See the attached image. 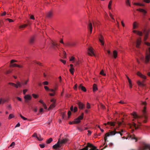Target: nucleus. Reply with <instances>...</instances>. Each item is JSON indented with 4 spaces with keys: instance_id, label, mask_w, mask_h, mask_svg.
I'll return each instance as SVG.
<instances>
[{
    "instance_id": "nucleus-1",
    "label": "nucleus",
    "mask_w": 150,
    "mask_h": 150,
    "mask_svg": "<svg viewBox=\"0 0 150 150\" xmlns=\"http://www.w3.org/2000/svg\"><path fill=\"white\" fill-rule=\"evenodd\" d=\"M142 115H138L136 113L134 112L132 115L133 117L135 119L137 120L138 122L140 124V122L142 121L144 123L146 122V119L147 118V117L146 114V108L144 107L143 110L142 111Z\"/></svg>"
},
{
    "instance_id": "nucleus-2",
    "label": "nucleus",
    "mask_w": 150,
    "mask_h": 150,
    "mask_svg": "<svg viewBox=\"0 0 150 150\" xmlns=\"http://www.w3.org/2000/svg\"><path fill=\"white\" fill-rule=\"evenodd\" d=\"M80 150H99V149L92 144L88 143L86 147Z\"/></svg>"
},
{
    "instance_id": "nucleus-3",
    "label": "nucleus",
    "mask_w": 150,
    "mask_h": 150,
    "mask_svg": "<svg viewBox=\"0 0 150 150\" xmlns=\"http://www.w3.org/2000/svg\"><path fill=\"white\" fill-rule=\"evenodd\" d=\"M149 32V30L145 29L143 30V33L144 35V40L145 42V44L148 46H150V43L145 42L148 37Z\"/></svg>"
},
{
    "instance_id": "nucleus-4",
    "label": "nucleus",
    "mask_w": 150,
    "mask_h": 150,
    "mask_svg": "<svg viewBox=\"0 0 150 150\" xmlns=\"http://www.w3.org/2000/svg\"><path fill=\"white\" fill-rule=\"evenodd\" d=\"M115 129V130L113 131H111L110 132H108L105 135V137H104V140L105 142L106 141H107V137H108L110 136V135H113L115 134L116 133H118V134H120V135L122 136V134L120 132H117L116 131Z\"/></svg>"
},
{
    "instance_id": "nucleus-5",
    "label": "nucleus",
    "mask_w": 150,
    "mask_h": 150,
    "mask_svg": "<svg viewBox=\"0 0 150 150\" xmlns=\"http://www.w3.org/2000/svg\"><path fill=\"white\" fill-rule=\"evenodd\" d=\"M83 113H82L81 115L79 116L77 118L75 119L72 122H70L69 123L70 124H77L80 122V120L83 119Z\"/></svg>"
},
{
    "instance_id": "nucleus-6",
    "label": "nucleus",
    "mask_w": 150,
    "mask_h": 150,
    "mask_svg": "<svg viewBox=\"0 0 150 150\" xmlns=\"http://www.w3.org/2000/svg\"><path fill=\"white\" fill-rule=\"evenodd\" d=\"M88 54L90 56H95V54L94 52L93 49L91 47H90L88 49Z\"/></svg>"
},
{
    "instance_id": "nucleus-7",
    "label": "nucleus",
    "mask_w": 150,
    "mask_h": 150,
    "mask_svg": "<svg viewBox=\"0 0 150 150\" xmlns=\"http://www.w3.org/2000/svg\"><path fill=\"white\" fill-rule=\"evenodd\" d=\"M60 144H61L60 141L59 140L57 144L53 146L52 147L54 149H57V148L60 147H61Z\"/></svg>"
},
{
    "instance_id": "nucleus-8",
    "label": "nucleus",
    "mask_w": 150,
    "mask_h": 150,
    "mask_svg": "<svg viewBox=\"0 0 150 150\" xmlns=\"http://www.w3.org/2000/svg\"><path fill=\"white\" fill-rule=\"evenodd\" d=\"M77 104L79 107V108L80 109H83L85 108V105L81 102H79Z\"/></svg>"
},
{
    "instance_id": "nucleus-9",
    "label": "nucleus",
    "mask_w": 150,
    "mask_h": 150,
    "mask_svg": "<svg viewBox=\"0 0 150 150\" xmlns=\"http://www.w3.org/2000/svg\"><path fill=\"white\" fill-rule=\"evenodd\" d=\"M76 43L75 42H68L65 44V45L67 46H75L76 45Z\"/></svg>"
},
{
    "instance_id": "nucleus-10",
    "label": "nucleus",
    "mask_w": 150,
    "mask_h": 150,
    "mask_svg": "<svg viewBox=\"0 0 150 150\" xmlns=\"http://www.w3.org/2000/svg\"><path fill=\"white\" fill-rule=\"evenodd\" d=\"M99 42L101 43L102 45H104V43L103 42L104 38L101 35H100L99 36Z\"/></svg>"
},
{
    "instance_id": "nucleus-11",
    "label": "nucleus",
    "mask_w": 150,
    "mask_h": 150,
    "mask_svg": "<svg viewBox=\"0 0 150 150\" xmlns=\"http://www.w3.org/2000/svg\"><path fill=\"white\" fill-rule=\"evenodd\" d=\"M88 28L90 31V33L91 34L92 32L93 27L92 23L91 22H89V23L88 25Z\"/></svg>"
},
{
    "instance_id": "nucleus-12",
    "label": "nucleus",
    "mask_w": 150,
    "mask_h": 150,
    "mask_svg": "<svg viewBox=\"0 0 150 150\" xmlns=\"http://www.w3.org/2000/svg\"><path fill=\"white\" fill-rule=\"evenodd\" d=\"M150 58V54L146 55L144 60V62L146 63H148L149 61Z\"/></svg>"
},
{
    "instance_id": "nucleus-13",
    "label": "nucleus",
    "mask_w": 150,
    "mask_h": 150,
    "mask_svg": "<svg viewBox=\"0 0 150 150\" xmlns=\"http://www.w3.org/2000/svg\"><path fill=\"white\" fill-rule=\"evenodd\" d=\"M137 75L139 76H140V77L144 80L146 79V76H145L142 74L140 72H138L137 73Z\"/></svg>"
},
{
    "instance_id": "nucleus-14",
    "label": "nucleus",
    "mask_w": 150,
    "mask_h": 150,
    "mask_svg": "<svg viewBox=\"0 0 150 150\" xmlns=\"http://www.w3.org/2000/svg\"><path fill=\"white\" fill-rule=\"evenodd\" d=\"M141 42V38H139L137 40L136 42V47L137 48H139Z\"/></svg>"
},
{
    "instance_id": "nucleus-15",
    "label": "nucleus",
    "mask_w": 150,
    "mask_h": 150,
    "mask_svg": "<svg viewBox=\"0 0 150 150\" xmlns=\"http://www.w3.org/2000/svg\"><path fill=\"white\" fill-rule=\"evenodd\" d=\"M142 150H150V147L149 145H146L142 149Z\"/></svg>"
},
{
    "instance_id": "nucleus-16",
    "label": "nucleus",
    "mask_w": 150,
    "mask_h": 150,
    "mask_svg": "<svg viewBox=\"0 0 150 150\" xmlns=\"http://www.w3.org/2000/svg\"><path fill=\"white\" fill-rule=\"evenodd\" d=\"M10 67H17L19 68H22L23 66L17 64H12L10 65Z\"/></svg>"
},
{
    "instance_id": "nucleus-17",
    "label": "nucleus",
    "mask_w": 150,
    "mask_h": 150,
    "mask_svg": "<svg viewBox=\"0 0 150 150\" xmlns=\"http://www.w3.org/2000/svg\"><path fill=\"white\" fill-rule=\"evenodd\" d=\"M46 17L48 18H50L52 16V13L51 11L47 12L46 14Z\"/></svg>"
},
{
    "instance_id": "nucleus-18",
    "label": "nucleus",
    "mask_w": 150,
    "mask_h": 150,
    "mask_svg": "<svg viewBox=\"0 0 150 150\" xmlns=\"http://www.w3.org/2000/svg\"><path fill=\"white\" fill-rule=\"evenodd\" d=\"M133 32L134 33H137L138 35L140 36H142V35L143 33L142 32L134 30Z\"/></svg>"
},
{
    "instance_id": "nucleus-19",
    "label": "nucleus",
    "mask_w": 150,
    "mask_h": 150,
    "mask_svg": "<svg viewBox=\"0 0 150 150\" xmlns=\"http://www.w3.org/2000/svg\"><path fill=\"white\" fill-rule=\"evenodd\" d=\"M115 122H108L107 124L105 123H104V125H106L107 124H108V125H110L111 126H114L115 125Z\"/></svg>"
},
{
    "instance_id": "nucleus-20",
    "label": "nucleus",
    "mask_w": 150,
    "mask_h": 150,
    "mask_svg": "<svg viewBox=\"0 0 150 150\" xmlns=\"http://www.w3.org/2000/svg\"><path fill=\"white\" fill-rule=\"evenodd\" d=\"M25 100H30L32 98V97L29 95H26L24 97Z\"/></svg>"
},
{
    "instance_id": "nucleus-21",
    "label": "nucleus",
    "mask_w": 150,
    "mask_h": 150,
    "mask_svg": "<svg viewBox=\"0 0 150 150\" xmlns=\"http://www.w3.org/2000/svg\"><path fill=\"white\" fill-rule=\"evenodd\" d=\"M35 39V37H34V36L31 37L30 38V43L31 44H33L34 42Z\"/></svg>"
},
{
    "instance_id": "nucleus-22",
    "label": "nucleus",
    "mask_w": 150,
    "mask_h": 150,
    "mask_svg": "<svg viewBox=\"0 0 150 150\" xmlns=\"http://www.w3.org/2000/svg\"><path fill=\"white\" fill-rule=\"evenodd\" d=\"M79 88L81 89L84 92L86 91V88L82 86V85L81 84L80 85Z\"/></svg>"
},
{
    "instance_id": "nucleus-23",
    "label": "nucleus",
    "mask_w": 150,
    "mask_h": 150,
    "mask_svg": "<svg viewBox=\"0 0 150 150\" xmlns=\"http://www.w3.org/2000/svg\"><path fill=\"white\" fill-rule=\"evenodd\" d=\"M68 140V139H63L61 141H60V143L61 144H65L67 142Z\"/></svg>"
},
{
    "instance_id": "nucleus-24",
    "label": "nucleus",
    "mask_w": 150,
    "mask_h": 150,
    "mask_svg": "<svg viewBox=\"0 0 150 150\" xmlns=\"http://www.w3.org/2000/svg\"><path fill=\"white\" fill-rule=\"evenodd\" d=\"M117 51L115 50L113 52V56L114 58H116L117 57Z\"/></svg>"
},
{
    "instance_id": "nucleus-25",
    "label": "nucleus",
    "mask_w": 150,
    "mask_h": 150,
    "mask_svg": "<svg viewBox=\"0 0 150 150\" xmlns=\"http://www.w3.org/2000/svg\"><path fill=\"white\" fill-rule=\"evenodd\" d=\"M127 78L128 79V81L129 86L130 88H132V84L131 81L128 76H127Z\"/></svg>"
},
{
    "instance_id": "nucleus-26",
    "label": "nucleus",
    "mask_w": 150,
    "mask_h": 150,
    "mask_svg": "<svg viewBox=\"0 0 150 150\" xmlns=\"http://www.w3.org/2000/svg\"><path fill=\"white\" fill-rule=\"evenodd\" d=\"M137 11L142 12L144 14H146V11L144 9H142L139 8V9H137Z\"/></svg>"
},
{
    "instance_id": "nucleus-27",
    "label": "nucleus",
    "mask_w": 150,
    "mask_h": 150,
    "mask_svg": "<svg viewBox=\"0 0 150 150\" xmlns=\"http://www.w3.org/2000/svg\"><path fill=\"white\" fill-rule=\"evenodd\" d=\"M137 83L138 85L140 86H144V84L139 81H138Z\"/></svg>"
},
{
    "instance_id": "nucleus-28",
    "label": "nucleus",
    "mask_w": 150,
    "mask_h": 150,
    "mask_svg": "<svg viewBox=\"0 0 150 150\" xmlns=\"http://www.w3.org/2000/svg\"><path fill=\"white\" fill-rule=\"evenodd\" d=\"M16 85L17 86V88H18V87H21L22 86H23L22 84V82H21L20 83L19 81H18L16 82Z\"/></svg>"
},
{
    "instance_id": "nucleus-29",
    "label": "nucleus",
    "mask_w": 150,
    "mask_h": 150,
    "mask_svg": "<svg viewBox=\"0 0 150 150\" xmlns=\"http://www.w3.org/2000/svg\"><path fill=\"white\" fill-rule=\"evenodd\" d=\"M52 47H54V46H56L57 47H58L57 46L59 45V44H58L52 41Z\"/></svg>"
},
{
    "instance_id": "nucleus-30",
    "label": "nucleus",
    "mask_w": 150,
    "mask_h": 150,
    "mask_svg": "<svg viewBox=\"0 0 150 150\" xmlns=\"http://www.w3.org/2000/svg\"><path fill=\"white\" fill-rule=\"evenodd\" d=\"M52 141V139L51 138H50L49 139H47L46 141V143L47 144H50Z\"/></svg>"
},
{
    "instance_id": "nucleus-31",
    "label": "nucleus",
    "mask_w": 150,
    "mask_h": 150,
    "mask_svg": "<svg viewBox=\"0 0 150 150\" xmlns=\"http://www.w3.org/2000/svg\"><path fill=\"white\" fill-rule=\"evenodd\" d=\"M28 81V79L26 81H21L22 84L23 85H26Z\"/></svg>"
},
{
    "instance_id": "nucleus-32",
    "label": "nucleus",
    "mask_w": 150,
    "mask_h": 150,
    "mask_svg": "<svg viewBox=\"0 0 150 150\" xmlns=\"http://www.w3.org/2000/svg\"><path fill=\"white\" fill-rule=\"evenodd\" d=\"M69 71L71 73V74L73 75L74 73V68H70L69 70Z\"/></svg>"
},
{
    "instance_id": "nucleus-33",
    "label": "nucleus",
    "mask_w": 150,
    "mask_h": 150,
    "mask_svg": "<svg viewBox=\"0 0 150 150\" xmlns=\"http://www.w3.org/2000/svg\"><path fill=\"white\" fill-rule=\"evenodd\" d=\"M97 85L96 84H94L93 85V90L94 91H96L97 90Z\"/></svg>"
},
{
    "instance_id": "nucleus-34",
    "label": "nucleus",
    "mask_w": 150,
    "mask_h": 150,
    "mask_svg": "<svg viewBox=\"0 0 150 150\" xmlns=\"http://www.w3.org/2000/svg\"><path fill=\"white\" fill-rule=\"evenodd\" d=\"M27 26V24H24V25H21L19 26V28H24L25 27H26Z\"/></svg>"
},
{
    "instance_id": "nucleus-35",
    "label": "nucleus",
    "mask_w": 150,
    "mask_h": 150,
    "mask_svg": "<svg viewBox=\"0 0 150 150\" xmlns=\"http://www.w3.org/2000/svg\"><path fill=\"white\" fill-rule=\"evenodd\" d=\"M55 106V103H52V104H51L50 107L49 108V109H52L54 108Z\"/></svg>"
},
{
    "instance_id": "nucleus-36",
    "label": "nucleus",
    "mask_w": 150,
    "mask_h": 150,
    "mask_svg": "<svg viewBox=\"0 0 150 150\" xmlns=\"http://www.w3.org/2000/svg\"><path fill=\"white\" fill-rule=\"evenodd\" d=\"M134 4L136 5H138L141 6H144V5L142 4H140L138 3H134Z\"/></svg>"
},
{
    "instance_id": "nucleus-37",
    "label": "nucleus",
    "mask_w": 150,
    "mask_h": 150,
    "mask_svg": "<svg viewBox=\"0 0 150 150\" xmlns=\"http://www.w3.org/2000/svg\"><path fill=\"white\" fill-rule=\"evenodd\" d=\"M130 138H131L132 139H135L136 140L135 142H137V139L135 137L134 135H132L130 136Z\"/></svg>"
},
{
    "instance_id": "nucleus-38",
    "label": "nucleus",
    "mask_w": 150,
    "mask_h": 150,
    "mask_svg": "<svg viewBox=\"0 0 150 150\" xmlns=\"http://www.w3.org/2000/svg\"><path fill=\"white\" fill-rule=\"evenodd\" d=\"M8 84H9L11 85L12 86H13L14 87H15L16 88H17V86L16 85V84L12 82H9L8 83Z\"/></svg>"
},
{
    "instance_id": "nucleus-39",
    "label": "nucleus",
    "mask_w": 150,
    "mask_h": 150,
    "mask_svg": "<svg viewBox=\"0 0 150 150\" xmlns=\"http://www.w3.org/2000/svg\"><path fill=\"white\" fill-rule=\"evenodd\" d=\"M14 117V115L13 114H10L8 117V119H10Z\"/></svg>"
},
{
    "instance_id": "nucleus-40",
    "label": "nucleus",
    "mask_w": 150,
    "mask_h": 150,
    "mask_svg": "<svg viewBox=\"0 0 150 150\" xmlns=\"http://www.w3.org/2000/svg\"><path fill=\"white\" fill-rule=\"evenodd\" d=\"M37 138L40 141H42L43 139L42 138H41V136L40 135H39L37 137Z\"/></svg>"
},
{
    "instance_id": "nucleus-41",
    "label": "nucleus",
    "mask_w": 150,
    "mask_h": 150,
    "mask_svg": "<svg viewBox=\"0 0 150 150\" xmlns=\"http://www.w3.org/2000/svg\"><path fill=\"white\" fill-rule=\"evenodd\" d=\"M137 27V23L136 22L134 23L133 24V28L134 29H135Z\"/></svg>"
},
{
    "instance_id": "nucleus-42",
    "label": "nucleus",
    "mask_w": 150,
    "mask_h": 150,
    "mask_svg": "<svg viewBox=\"0 0 150 150\" xmlns=\"http://www.w3.org/2000/svg\"><path fill=\"white\" fill-rule=\"evenodd\" d=\"M100 74L104 76L105 75V74L104 73L103 70H102L100 72Z\"/></svg>"
},
{
    "instance_id": "nucleus-43",
    "label": "nucleus",
    "mask_w": 150,
    "mask_h": 150,
    "mask_svg": "<svg viewBox=\"0 0 150 150\" xmlns=\"http://www.w3.org/2000/svg\"><path fill=\"white\" fill-rule=\"evenodd\" d=\"M109 16H110V17H111V18L112 19H113V20L115 21V19H114V18L113 17V16L112 14L110 12L109 13Z\"/></svg>"
},
{
    "instance_id": "nucleus-44",
    "label": "nucleus",
    "mask_w": 150,
    "mask_h": 150,
    "mask_svg": "<svg viewBox=\"0 0 150 150\" xmlns=\"http://www.w3.org/2000/svg\"><path fill=\"white\" fill-rule=\"evenodd\" d=\"M12 70H8L5 72V73L6 74H9L12 72Z\"/></svg>"
},
{
    "instance_id": "nucleus-45",
    "label": "nucleus",
    "mask_w": 150,
    "mask_h": 150,
    "mask_svg": "<svg viewBox=\"0 0 150 150\" xmlns=\"http://www.w3.org/2000/svg\"><path fill=\"white\" fill-rule=\"evenodd\" d=\"M123 122V120H122V122H117V124H118V126H120V125H121L122 123V122Z\"/></svg>"
},
{
    "instance_id": "nucleus-46",
    "label": "nucleus",
    "mask_w": 150,
    "mask_h": 150,
    "mask_svg": "<svg viewBox=\"0 0 150 150\" xmlns=\"http://www.w3.org/2000/svg\"><path fill=\"white\" fill-rule=\"evenodd\" d=\"M32 96L34 98H38V95L35 94H32Z\"/></svg>"
},
{
    "instance_id": "nucleus-47",
    "label": "nucleus",
    "mask_w": 150,
    "mask_h": 150,
    "mask_svg": "<svg viewBox=\"0 0 150 150\" xmlns=\"http://www.w3.org/2000/svg\"><path fill=\"white\" fill-rule=\"evenodd\" d=\"M86 108L88 109H89V108H91L90 104L88 103H87Z\"/></svg>"
},
{
    "instance_id": "nucleus-48",
    "label": "nucleus",
    "mask_w": 150,
    "mask_h": 150,
    "mask_svg": "<svg viewBox=\"0 0 150 150\" xmlns=\"http://www.w3.org/2000/svg\"><path fill=\"white\" fill-rule=\"evenodd\" d=\"M63 57L64 58H66V52L65 51H63Z\"/></svg>"
},
{
    "instance_id": "nucleus-49",
    "label": "nucleus",
    "mask_w": 150,
    "mask_h": 150,
    "mask_svg": "<svg viewBox=\"0 0 150 150\" xmlns=\"http://www.w3.org/2000/svg\"><path fill=\"white\" fill-rule=\"evenodd\" d=\"M15 144V143L14 142H12L11 144H10L9 147H13Z\"/></svg>"
},
{
    "instance_id": "nucleus-50",
    "label": "nucleus",
    "mask_w": 150,
    "mask_h": 150,
    "mask_svg": "<svg viewBox=\"0 0 150 150\" xmlns=\"http://www.w3.org/2000/svg\"><path fill=\"white\" fill-rule=\"evenodd\" d=\"M141 104L142 105H146L147 104V103L146 101H141Z\"/></svg>"
},
{
    "instance_id": "nucleus-51",
    "label": "nucleus",
    "mask_w": 150,
    "mask_h": 150,
    "mask_svg": "<svg viewBox=\"0 0 150 150\" xmlns=\"http://www.w3.org/2000/svg\"><path fill=\"white\" fill-rule=\"evenodd\" d=\"M144 129L145 130H150V127L145 126L144 127Z\"/></svg>"
},
{
    "instance_id": "nucleus-52",
    "label": "nucleus",
    "mask_w": 150,
    "mask_h": 150,
    "mask_svg": "<svg viewBox=\"0 0 150 150\" xmlns=\"http://www.w3.org/2000/svg\"><path fill=\"white\" fill-rule=\"evenodd\" d=\"M126 3L127 5L130 6L129 0H126Z\"/></svg>"
},
{
    "instance_id": "nucleus-53",
    "label": "nucleus",
    "mask_w": 150,
    "mask_h": 150,
    "mask_svg": "<svg viewBox=\"0 0 150 150\" xmlns=\"http://www.w3.org/2000/svg\"><path fill=\"white\" fill-rule=\"evenodd\" d=\"M48 81H45L43 82V84L44 85H48Z\"/></svg>"
},
{
    "instance_id": "nucleus-54",
    "label": "nucleus",
    "mask_w": 150,
    "mask_h": 150,
    "mask_svg": "<svg viewBox=\"0 0 150 150\" xmlns=\"http://www.w3.org/2000/svg\"><path fill=\"white\" fill-rule=\"evenodd\" d=\"M142 1L146 3H149L150 2V0H142Z\"/></svg>"
},
{
    "instance_id": "nucleus-55",
    "label": "nucleus",
    "mask_w": 150,
    "mask_h": 150,
    "mask_svg": "<svg viewBox=\"0 0 150 150\" xmlns=\"http://www.w3.org/2000/svg\"><path fill=\"white\" fill-rule=\"evenodd\" d=\"M43 107L45 109H47V107L45 103H44L42 104Z\"/></svg>"
},
{
    "instance_id": "nucleus-56",
    "label": "nucleus",
    "mask_w": 150,
    "mask_h": 150,
    "mask_svg": "<svg viewBox=\"0 0 150 150\" xmlns=\"http://www.w3.org/2000/svg\"><path fill=\"white\" fill-rule=\"evenodd\" d=\"M6 20L8 21L9 22H13V20L9 18H7L6 19Z\"/></svg>"
},
{
    "instance_id": "nucleus-57",
    "label": "nucleus",
    "mask_w": 150,
    "mask_h": 150,
    "mask_svg": "<svg viewBox=\"0 0 150 150\" xmlns=\"http://www.w3.org/2000/svg\"><path fill=\"white\" fill-rule=\"evenodd\" d=\"M50 101L52 102L53 103H55L56 102V100L54 99H52Z\"/></svg>"
},
{
    "instance_id": "nucleus-58",
    "label": "nucleus",
    "mask_w": 150,
    "mask_h": 150,
    "mask_svg": "<svg viewBox=\"0 0 150 150\" xmlns=\"http://www.w3.org/2000/svg\"><path fill=\"white\" fill-rule=\"evenodd\" d=\"M71 112L70 111H69L68 113V117H69L71 115Z\"/></svg>"
},
{
    "instance_id": "nucleus-59",
    "label": "nucleus",
    "mask_w": 150,
    "mask_h": 150,
    "mask_svg": "<svg viewBox=\"0 0 150 150\" xmlns=\"http://www.w3.org/2000/svg\"><path fill=\"white\" fill-rule=\"evenodd\" d=\"M77 110V108L76 107H75L73 109V111L74 112H76Z\"/></svg>"
},
{
    "instance_id": "nucleus-60",
    "label": "nucleus",
    "mask_w": 150,
    "mask_h": 150,
    "mask_svg": "<svg viewBox=\"0 0 150 150\" xmlns=\"http://www.w3.org/2000/svg\"><path fill=\"white\" fill-rule=\"evenodd\" d=\"M44 88L46 91H49V88H48V87L46 86H44Z\"/></svg>"
},
{
    "instance_id": "nucleus-61",
    "label": "nucleus",
    "mask_w": 150,
    "mask_h": 150,
    "mask_svg": "<svg viewBox=\"0 0 150 150\" xmlns=\"http://www.w3.org/2000/svg\"><path fill=\"white\" fill-rule=\"evenodd\" d=\"M60 61L62 62L64 64H65L66 63V61L62 59H60Z\"/></svg>"
},
{
    "instance_id": "nucleus-62",
    "label": "nucleus",
    "mask_w": 150,
    "mask_h": 150,
    "mask_svg": "<svg viewBox=\"0 0 150 150\" xmlns=\"http://www.w3.org/2000/svg\"><path fill=\"white\" fill-rule=\"evenodd\" d=\"M33 137H36L37 138L38 136L37 135V134L35 133H34L33 134Z\"/></svg>"
},
{
    "instance_id": "nucleus-63",
    "label": "nucleus",
    "mask_w": 150,
    "mask_h": 150,
    "mask_svg": "<svg viewBox=\"0 0 150 150\" xmlns=\"http://www.w3.org/2000/svg\"><path fill=\"white\" fill-rule=\"evenodd\" d=\"M112 1L111 0H110L108 6H111L112 4Z\"/></svg>"
},
{
    "instance_id": "nucleus-64",
    "label": "nucleus",
    "mask_w": 150,
    "mask_h": 150,
    "mask_svg": "<svg viewBox=\"0 0 150 150\" xmlns=\"http://www.w3.org/2000/svg\"><path fill=\"white\" fill-rule=\"evenodd\" d=\"M39 145L41 148H43L45 146V145L43 144H40Z\"/></svg>"
}]
</instances>
